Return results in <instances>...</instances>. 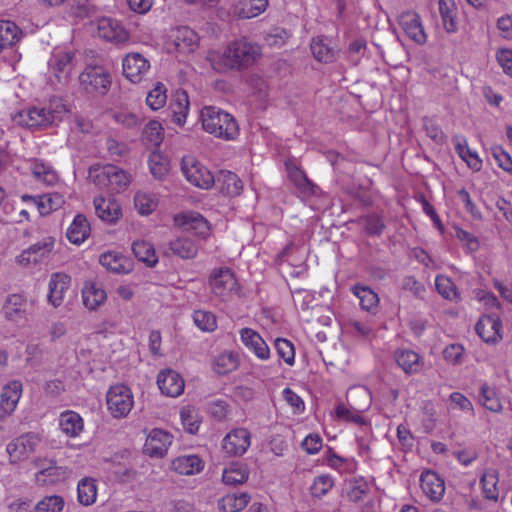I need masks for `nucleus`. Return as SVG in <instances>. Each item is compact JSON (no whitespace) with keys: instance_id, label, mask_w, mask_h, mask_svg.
<instances>
[{"instance_id":"f8f14e48","label":"nucleus","mask_w":512,"mask_h":512,"mask_svg":"<svg viewBox=\"0 0 512 512\" xmlns=\"http://www.w3.org/2000/svg\"><path fill=\"white\" fill-rule=\"evenodd\" d=\"M79 81L86 90L104 94L111 85V75L103 66L89 65L80 74Z\"/></svg>"},{"instance_id":"680f3d73","label":"nucleus","mask_w":512,"mask_h":512,"mask_svg":"<svg viewBox=\"0 0 512 512\" xmlns=\"http://www.w3.org/2000/svg\"><path fill=\"white\" fill-rule=\"evenodd\" d=\"M362 394H366L367 397V403H366V411L369 409L371 405V394L370 391L363 386H355L351 387L347 392V404L350 406L356 407L355 405H364L365 399L364 397L360 396Z\"/></svg>"},{"instance_id":"b1692460","label":"nucleus","mask_w":512,"mask_h":512,"mask_svg":"<svg viewBox=\"0 0 512 512\" xmlns=\"http://www.w3.org/2000/svg\"><path fill=\"white\" fill-rule=\"evenodd\" d=\"M94 208L97 216L108 224H115L122 217L121 205L112 196L109 198L95 197Z\"/></svg>"},{"instance_id":"1a4fd4ad","label":"nucleus","mask_w":512,"mask_h":512,"mask_svg":"<svg viewBox=\"0 0 512 512\" xmlns=\"http://www.w3.org/2000/svg\"><path fill=\"white\" fill-rule=\"evenodd\" d=\"M55 238L46 236L23 250L15 257V262L21 267H32L41 263L54 249Z\"/></svg>"},{"instance_id":"4be33fe9","label":"nucleus","mask_w":512,"mask_h":512,"mask_svg":"<svg viewBox=\"0 0 512 512\" xmlns=\"http://www.w3.org/2000/svg\"><path fill=\"white\" fill-rule=\"evenodd\" d=\"M423 494L432 502L439 503L445 493L444 480L434 471L426 470L420 476Z\"/></svg>"},{"instance_id":"412c9836","label":"nucleus","mask_w":512,"mask_h":512,"mask_svg":"<svg viewBox=\"0 0 512 512\" xmlns=\"http://www.w3.org/2000/svg\"><path fill=\"white\" fill-rule=\"evenodd\" d=\"M20 199L22 202H33V205L41 216L49 215L53 211L60 209L65 203L64 196L57 192L39 196L23 194Z\"/></svg>"},{"instance_id":"338daca9","label":"nucleus","mask_w":512,"mask_h":512,"mask_svg":"<svg viewBox=\"0 0 512 512\" xmlns=\"http://www.w3.org/2000/svg\"><path fill=\"white\" fill-rule=\"evenodd\" d=\"M143 452L150 456L158 458L160 456V430L154 429L147 436Z\"/></svg>"},{"instance_id":"bb28decb","label":"nucleus","mask_w":512,"mask_h":512,"mask_svg":"<svg viewBox=\"0 0 512 512\" xmlns=\"http://www.w3.org/2000/svg\"><path fill=\"white\" fill-rule=\"evenodd\" d=\"M22 383L18 380L9 381L0 392V411L5 415L14 412L22 396Z\"/></svg>"},{"instance_id":"cd10ccee","label":"nucleus","mask_w":512,"mask_h":512,"mask_svg":"<svg viewBox=\"0 0 512 512\" xmlns=\"http://www.w3.org/2000/svg\"><path fill=\"white\" fill-rule=\"evenodd\" d=\"M189 110V99L187 92L176 90L171 98L167 109V117L179 126L184 125Z\"/></svg>"},{"instance_id":"e2e57ef3","label":"nucleus","mask_w":512,"mask_h":512,"mask_svg":"<svg viewBox=\"0 0 512 512\" xmlns=\"http://www.w3.org/2000/svg\"><path fill=\"white\" fill-rule=\"evenodd\" d=\"M334 486V480L330 475L317 476L311 485V494L321 498L325 496Z\"/></svg>"},{"instance_id":"a19ab883","label":"nucleus","mask_w":512,"mask_h":512,"mask_svg":"<svg viewBox=\"0 0 512 512\" xmlns=\"http://www.w3.org/2000/svg\"><path fill=\"white\" fill-rule=\"evenodd\" d=\"M268 6V0H240L234 13L240 18L250 19L263 13Z\"/></svg>"},{"instance_id":"6e6552de","label":"nucleus","mask_w":512,"mask_h":512,"mask_svg":"<svg viewBox=\"0 0 512 512\" xmlns=\"http://www.w3.org/2000/svg\"><path fill=\"white\" fill-rule=\"evenodd\" d=\"M38 471L35 473V481L38 485H53L65 481L71 475V470L66 466H59L48 459L35 461Z\"/></svg>"},{"instance_id":"5701e85b","label":"nucleus","mask_w":512,"mask_h":512,"mask_svg":"<svg viewBox=\"0 0 512 512\" xmlns=\"http://www.w3.org/2000/svg\"><path fill=\"white\" fill-rule=\"evenodd\" d=\"M243 345L258 359L266 361L270 358V349L261 335L251 328H242L239 332Z\"/></svg>"},{"instance_id":"13d9d810","label":"nucleus","mask_w":512,"mask_h":512,"mask_svg":"<svg viewBox=\"0 0 512 512\" xmlns=\"http://www.w3.org/2000/svg\"><path fill=\"white\" fill-rule=\"evenodd\" d=\"M193 321L195 325L204 332H212L217 328L216 316L210 311H194Z\"/></svg>"},{"instance_id":"7ed1b4c3","label":"nucleus","mask_w":512,"mask_h":512,"mask_svg":"<svg viewBox=\"0 0 512 512\" xmlns=\"http://www.w3.org/2000/svg\"><path fill=\"white\" fill-rule=\"evenodd\" d=\"M68 114V109L61 99H54L48 107H34L19 113L16 121L30 128L43 127L62 121Z\"/></svg>"},{"instance_id":"f03ea898","label":"nucleus","mask_w":512,"mask_h":512,"mask_svg":"<svg viewBox=\"0 0 512 512\" xmlns=\"http://www.w3.org/2000/svg\"><path fill=\"white\" fill-rule=\"evenodd\" d=\"M203 129L215 137L234 140L239 135V126L235 118L214 106H206L200 114Z\"/></svg>"},{"instance_id":"f3484780","label":"nucleus","mask_w":512,"mask_h":512,"mask_svg":"<svg viewBox=\"0 0 512 512\" xmlns=\"http://www.w3.org/2000/svg\"><path fill=\"white\" fill-rule=\"evenodd\" d=\"M175 226L187 231H194L201 237H207L210 233L208 221L199 213L194 211L180 212L173 217Z\"/></svg>"},{"instance_id":"864d4df0","label":"nucleus","mask_w":512,"mask_h":512,"mask_svg":"<svg viewBox=\"0 0 512 512\" xmlns=\"http://www.w3.org/2000/svg\"><path fill=\"white\" fill-rule=\"evenodd\" d=\"M169 248L174 255L182 259H192L198 253V247L189 238H178L170 243Z\"/></svg>"},{"instance_id":"4c0bfd02","label":"nucleus","mask_w":512,"mask_h":512,"mask_svg":"<svg viewBox=\"0 0 512 512\" xmlns=\"http://www.w3.org/2000/svg\"><path fill=\"white\" fill-rule=\"evenodd\" d=\"M28 168L36 180L47 186L55 185L58 182L56 171L43 161H30L28 162Z\"/></svg>"},{"instance_id":"423d86ee","label":"nucleus","mask_w":512,"mask_h":512,"mask_svg":"<svg viewBox=\"0 0 512 512\" xmlns=\"http://www.w3.org/2000/svg\"><path fill=\"white\" fill-rule=\"evenodd\" d=\"M181 170L187 181L200 189L208 190L215 183L211 171L191 155L182 158Z\"/></svg>"},{"instance_id":"dca6fc26","label":"nucleus","mask_w":512,"mask_h":512,"mask_svg":"<svg viewBox=\"0 0 512 512\" xmlns=\"http://www.w3.org/2000/svg\"><path fill=\"white\" fill-rule=\"evenodd\" d=\"M48 65L56 80L59 83H66L74 66L73 55L64 49H56L53 51Z\"/></svg>"},{"instance_id":"c03bdc74","label":"nucleus","mask_w":512,"mask_h":512,"mask_svg":"<svg viewBox=\"0 0 512 512\" xmlns=\"http://www.w3.org/2000/svg\"><path fill=\"white\" fill-rule=\"evenodd\" d=\"M250 501L247 493H234L223 496L218 501V509L222 512H239L243 510Z\"/></svg>"},{"instance_id":"69168bd1","label":"nucleus","mask_w":512,"mask_h":512,"mask_svg":"<svg viewBox=\"0 0 512 512\" xmlns=\"http://www.w3.org/2000/svg\"><path fill=\"white\" fill-rule=\"evenodd\" d=\"M134 204L141 215H148L157 207V202L151 195L144 192L135 195Z\"/></svg>"},{"instance_id":"f704fd0d","label":"nucleus","mask_w":512,"mask_h":512,"mask_svg":"<svg viewBox=\"0 0 512 512\" xmlns=\"http://www.w3.org/2000/svg\"><path fill=\"white\" fill-rule=\"evenodd\" d=\"M313 57L321 63H331L336 58V51L330 39L325 36L314 37L310 44Z\"/></svg>"},{"instance_id":"8fccbe9b","label":"nucleus","mask_w":512,"mask_h":512,"mask_svg":"<svg viewBox=\"0 0 512 512\" xmlns=\"http://www.w3.org/2000/svg\"><path fill=\"white\" fill-rule=\"evenodd\" d=\"M249 471L246 465L234 463L225 468L222 474V480L227 485H238L247 481Z\"/></svg>"},{"instance_id":"a18cd8bd","label":"nucleus","mask_w":512,"mask_h":512,"mask_svg":"<svg viewBox=\"0 0 512 512\" xmlns=\"http://www.w3.org/2000/svg\"><path fill=\"white\" fill-rule=\"evenodd\" d=\"M395 360L405 373L415 374L421 370L420 356L412 350L396 351Z\"/></svg>"},{"instance_id":"20e7f679","label":"nucleus","mask_w":512,"mask_h":512,"mask_svg":"<svg viewBox=\"0 0 512 512\" xmlns=\"http://www.w3.org/2000/svg\"><path fill=\"white\" fill-rule=\"evenodd\" d=\"M89 178L100 188L120 192L128 187L131 176L114 165H95L89 170Z\"/></svg>"},{"instance_id":"603ef678","label":"nucleus","mask_w":512,"mask_h":512,"mask_svg":"<svg viewBox=\"0 0 512 512\" xmlns=\"http://www.w3.org/2000/svg\"><path fill=\"white\" fill-rule=\"evenodd\" d=\"M180 419L183 428L190 434H196L201 425V417L194 406H185L180 411Z\"/></svg>"},{"instance_id":"e433bc0d","label":"nucleus","mask_w":512,"mask_h":512,"mask_svg":"<svg viewBox=\"0 0 512 512\" xmlns=\"http://www.w3.org/2000/svg\"><path fill=\"white\" fill-rule=\"evenodd\" d=\"M185 382L182 376L172 370H162V394L178 397L184 392Z\"/></svg>"},{"instance_id":"a878e982","label":"nucleus","mask_w":512,"mask_h":512,"mask_svg":"<svg viewBox=\"0 0 512 512\" xmlns=\"http://www.w3.org/2000/svg\"><path fill=\"white\" fill-rule=\"evenodd\" d=\"M82 303L90 311L97 310L107 300V293L101 283L88 280L82 287Z\"/></svg>"},{"instance_id":"aec40b11","label":"nucleus","mask_w":512,"mask_h":512,"mask_svg":"<svg viewBox=\"0 0 512 512\" xmlns=\"http://www.w3.org/2000/svg\"><path fill=\"white\" fill-rule=\"evenodd\" d=\"M100 265L113 274L125 275L133 270V261L118 251H106L99 256Z\"/></svg>"},{"instance_id":"de8ad7c7","label":"nucleus","mask_w":512,"mask_h":512,"mask_svg":"<svg viewBox=\"0 0 512 512\" xmlns=\"http://www.w3.org/2000/svg\"><path fill=\"white\" fill-rule=\"evenodd\" d=\"M135 257L148 267L156 265L158 257L153 245L145 240H138L132 244Z\"/></svg>"},{"instance_id":"bf43d9fd","label":"nucleus","mask_w":512,"mask_h":512,"mask_svg":"<svg viewBox=\"0 0 512 512\" xmlns=\"http://www.w3.org/2000/svg\"><path fill=\"white\" fill-rule=\"evenodd\" d=\"M369 492V485L363 479H354L348 484L347 498L352 502L361 501Z\"/></svg>"},{"instance_id":"774afa93","label":"nucleus","mask_w":512,"mask_h":512,"mask_svg":"<svg viewBox=\"0 0 512 512\" xmlns=\"http://www.w3.org/2000/svg\"><path fill=\"white\" fill-rule=\"evenodd\" d=\"M360 221L363 223L364 229L369 235L379 236L382 234L385 228L384 222L377 215H368L362 217Z\"/></svg>"},{"instance_id":"ea45409f","label":"nucleus","mask_w":512,"mask_h":512,"mask_svg":"<svg viewBox=\"0 0 512 512\" xmlns=\"http://www.w3.org/2000/svg\"><path fill=\"white\" fill-rule=\"evenodd\" d=\"M22 38V31L12 21H0V53L18 43Z\"/></svg>"},{"instance_id":"c9c22d12","label":"nucleus","mask_w":512,"mask_h":512,"mask_svg":"<svg viewBox=\"0 0 512 512\" xmlns=\"http://www.w3.org/2000/svg\"><path fill=\"white\" fill-rule=\"evenodd\" d=\"M4 314L11 321L24 319L27 313V300L24 295L15 293L7 297Z\"/></svg>"},{"instance_id":"4d7b16f0","label":"nucleus","mask_w":512,"mask_h":512,"mask_svg":"<svg viewBox=\"0 0 512 512\" xmlns=\"http://www.w3.org/2000/svg\"><path fill=\"white\" fill-rule=\"evenodd\" d=\"M65 507L64 498L60 495H47L35 507L36 512H62Z\"/></svg>"},{"instance_id":"39448f33","label":"nucleus","mask_w":512,"mask_h":512,"mask_svg":"<svg viewBox=\"0 0 512 512\" xmlns=\"http://www.w3.org/2000/svg\"><path fill=\"white\" fill-rule=\"evenodd\" d=\"M106 405L113 418H126L134 406V395L124 384L112 385L106 393Z\"/></svg>"},{"instance_id":"6ab92c4d","label":"nucleus","mask_w":512,"mask_h":512,"mask_svg":"<svg viewBox=\"0 0 512 512\" xmlns=\"http://www.w3.org/2000/svg\"><path fill=\"white\" fill-rule=\"evenodd\" d=\"M361 396L367 400L366 394H362ZM365 403H367V401H365ZM356 406L357 407H353L349 404L339 403L335 409L336 417L338 420L358 425L362 429L363 433L368 434L371 432V426L362 416V413L366 411V404Z\"/></svg>"},{"instance_id":"49530a36","label":"nucleus","mask_w":512,"mask_h":512,"mask_svg":"<svg viewBox=\"0 0 512 512\" xmlns=\"http://www.w3.org/2000/svg\"><path fill=\"white\" fill-rule=\"evenodd\" d=\"M97 499V485L93 478H83L77 485V500L83 506H91Z\"/></svg>"},{"instance_id":"052dcab7","label":"nucleus","mask_w":512,"mask_h":512,"mask_svg":"<svg viewBox=\"0 0 512 512\" xmlns=\"http://www.w3.org/2000/svg\"><path fill=\"white\" fill-rule=\"evenodd\" d=\"M437 291L448 300H456L458 292L454 282L447 276L438 275L435 279Z\"/></svg>"},{"instance_id":"0eeeda50","label":"nucleus","mask_w":512,"mask_h":512,"mask_svg":"<svg viewBox=\"0 0 512 512\" xmlns=\"http://www.w3.org/2000/svg\"><path fill=\"white\" fill-rule=\"evenodd\" d=\"M209 286L212 294L225 301L238 290V282L229 268H216L209 277Z\"/></svg>"},{"instance_id":"2eb2a0df","label":"nucleus","mask_w":512,"mask_h":512,"mask_svg":"<svg viewBox=\"0 0 512 512\" xmlns=\"http://www.w3.org/2000/svg\"><path fill=\"white\" fill-rule=\"evenodd\" d=\"M251 445V434L245 428L231 430L222 440V449L229 456H242Z\"/></svg>"},{"instance_id":"9d476101","label":"nucleus","mask_w":512,"mask_h":512,"mask_svg":"<svg viewBox=\"0 0 512 512\" xmlns=\"http://www.w3.org/2000/svg\"><path fill=\"white\" fill-rule=\"evenodd\" d=\"M142 139L145 145L152 149L148 165L151 174L158 179L160 177V153L158 151L160 145V122L157 120L150 121L143 130Z\"/></svg>"},{"instance_id":"f257e3e1","label":"nucleus","mask_w":512,"mask_h":512,"mask_svg":"<svg viewBox=\"0 0 512 512\" xmlns=\"http://www.w3.org/2000/svg\"><path fill=\"white\" fill-rule=\"evenodd\" d=\"M261 56V48L256 43L237 40L229 43L223 51L208 52L207 60L218 72L241 70L253 65Z\"/></svg>"},{"instance_id":"2f4dec72","label":"nucleus","mask_w":512,"mask_h":512,"mask_svg":"<svg viewBox=\"0 0 512 512\" xmlns=\"http://www.w3.org/2000/svg\"><path fill=\"white\" fill-rule=\"evenodd\" d=\"M70 277L64 273H54L48 283V302L53 307H59L64 295L69 288Z\"/></svg>"},{"instance_id":"37998d69","label":"nucleus","mask_w":512,"mask_h":512,"mask_svg":"<svg viewBox=\"0 0 512 512\" xmlns=\"http://www.w3.org/2000/svg\"><path fill=\"white\" fill-rule=\"evenodd\" d=\"M240 364L239 355L233 351H225L215 357L213 369L220 375H225L235 371Z\"/></svg>"},{"instance_id":"9b49d317","label":"nucleus","mask_w":512,"mask_h":512,"mask_svg":"<svg viewBox=\"0 0 512 512\" xmlns=\"http://www.w3.org/2000/svg\"><path fill=\"white\" fill-rule=\"evenodd\" d=\"M197 41V34L192 29L185 26L174 27L165 36L164 48L169 53L190 51L197 44Z\"/></svg>"},{"instance_id":"6e6d98bb","label":"nucleus","mask_w":512,"mask_h":512,"mask_svg":"<svg viewBox=\"0 0 512 512\" xmlns=\"http://www.w3.org/2000/svg\"><path fill=\"white\" fill-rule=\"evenodd\" d=\"M286 169L289 179L299 190L304 193L312 190V183L301 169L291 163H286Z\"/></svg>"},{"instance_id":"c85d7f7f","label":"nucleus","mask_w":512,"mask_h":512,"mask_svg":"<svg viewBox=\"0 0 512 512\" xmlns=\"http://www.w3.org/2000/svg\"><path fill=\"white\" fill-rule=\"evenodd\" d=\"M501 327L502 323L498 317L483 316L476 323L475 330L483 341L495 344L502 339Z\"/></svg>"},{"instance_id":"7c9ffc66","label":"nucleus","mask_w":512,"mask_h":512,"mask_svg":"<svg viewBox=\"0 0 512 512\" xmlns=\"http://www.w3.org/2000/svg\"><path fill=\"white\" fill-rule=\"evenodd\" d=\"M91 234L90 223L82 214H77L66 229L68 241L76 246L82 245Z\"/></svg>"},{"instance_id":"0e129e2a","label":"nucleus","mask_w":512,"mask_h":512,"mask_svg":"<svg viewBox=\"0 0 512 512\" xmlns=\"http://www.w3.org/2000/svg\"><path fill=\"white\" fill-rule=\"evenodd\" d=\"M275 348L277 354L282 358L286 364L292 366L295 362V349L294 345L287 339L277 338L275 340Z\"/></svg>"},{"instance_id":"c756f323","label":"nucleus","mask_w":512,"mask_h":512,"mask_svg":"<svg viewBox=\"0 0 512 512\" xmlns=\"http://www.w3.org/2000/svg\"><path fill=\"white\" fill-rule=\"evenodd\" d=\"M205 467L204 460L196 454L178 456L172 460L170 468L180 475L199 474Z\"/></svg>"},{"instance_id":"5fc2aeb1","label":"nucleus","mask_w":512,"mask_h":512,"mask_svg":"<svg viewBox=\"0 0 512 512\" xmlns=\"http://www.w3.org/2000/svg\"><path fill=\"white\" fill-rule=\"evenodd\" d=\"M221 189L229 196H238L242 191V181L231 171H222L217 179Z\"/></svg>"},{"instance_id":"4468645a","label":"nucleus","mask_w":512,"mask_h":512,"mask_svg":"<svg viewBox=\"0 0 512 512\" xmlns=\"http://www.w3.org/2000/svg\"><path fill=\"white\" fill-rule=\"evenodd\" d=\"M98 36L115 44H124L129 41L127 29L116 19L102 17L97 21Z\"/></svg>"},{"instance_id":"3c124183","label":"nucleus","mask_w":512,"mask_h":512,"mask_svg":"<svg viewBox=\"0 0 512 512\" xmlns=\"http://www.w3.org/2000/svg\"><path fill=\"white\" fill-rule=\"evenodd\" d=\"M479 402L491 412L498 413L502 410V404L496 389L487 383H483L480 387Z\"/></svg>"},{"instance_id":"393cba45","label":"nucleus","mask_w":512,"mask_h":512,"mask_svg":"<svg viewBox=\"0 0 512 512\" xmlns=\"http://www.w3.org/2000/svg\"><path fill=\"white\" fill-rule=\"evenodd\" d=\"M399 24L406 35L417 44L426 42V33L421 23L420 16L413 11L403 12L399 16Z\"/></svg>"},{"instance_id":"09e8293b","label":"nucleus","mask_w":512,"mask_h":512,"mask_svg":"<svg viewBox=\"0 0 512 512\" xmlns=\"http://www.w3.org/2000/svg\"><path fill=\"white\" fill-rule=\"evenodd\" d=\"M352 292L359 299L362 309L369 312L377 309L379 297L371 288L356 285L352 288Z\"/></svg>"},{"instance_id":"a211bd4d","label":"nucleus","mask_w":512,"mask_h":512,"mask_svg":"<svg viewBox=\"0 0 512 512\" xmlns=\"http://www.w3.org/2000/svg\"><path fill=\"white\" fill-rule=\"evenodd\" d=\"M149 68V61L139 53H129L122 60L123 74L132 83H139Z\"/></svg>"},{"instance_id":"473e14b6","label":"nucleus","mask_w":512,"mask_h":512,"mask_svg":"<svg viewBox=\"0 0 512 512\" xmlns=\"http://www.w3.org/2000/svg\"><path fill=\"white\" fill-rule=\"evenodd\" d=\"M452 143L458 156L466 162L469 168L479 171L482 168V161L476 151L468 146L467 138L463 135L452 137Z\"/></svg>"},{"instance_id":"58836bf2","label":"nucleus","mask_w":512,"mask_h":512,"mask_svg":"<svg viewBox=\"0 0 512 512\" xmlns=\"http://www.w3.org/2000/svg\"><path fill=\"white\" fill-rule=\"evenodd\" d=\"M438 6L445 31L447 33L457 32L458 22L455 0H439Z\"/></svg>"},{"instance_id":"72a5a7b5","label":"nucleus","mask_w":512,"mask_h":512,"mask_svg":"<svg viewBox=\"0 0 512 512\" xmlns=\"http://www.w3.org/2000/svg\"><path fill=\"white\" fill-rule=\"evenodd\" d=\"M59 428L66 436L76 438L84 429V421L77 412L66 410L59 416Z\"/></svg>"},{"instance_id":"ddd939ff","label":"nucleus","mask_w":512,"mask_h":512,"mask_svg":"<svg viewBox=\"0 0 512 512\" xmlns=\"http://www.w3.org/2000/svg\"><path fill=\"white\" fill-rule=\"evenodd\" d=\"M41 444V439L36 434H26L7 445V453L11 463H17L27 459Z\"/></svg>"},{"instance_id":"79ce46f5","label":"nucleus","mask_w":512,"mask_h":512,"mask_svg":"<svg viewBox=\"0 0 512 512\" xmlns=\"http://www.w3.org/2000/svg\"><path fill=\"white\" fill-rule=\"evenodd\" d=\"M499 473L495 468H487L480 478L483 495L486 499L497 501L499 498L498 490Z\"/></svg>"}]
</instances>
